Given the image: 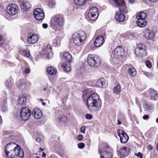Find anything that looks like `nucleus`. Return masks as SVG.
Returning a JSON list of instances; mask_svg holds the SVG:
<instances>
[{
    "label": "nucleus",
    "instance_id": "de8ad7c7",
    "mask_svg": "<svg viewBox=\"0 0 158 158\" xmlns=\"http://www.w3.org/2000/svg\"><path fill=\"white\" fill-rule=\"evenodd\" d=\"M85 126H82L80 129L81 132L83 133H85Z\"/></svg>",
    "mask_w": 158,
    "mask_h": 158
},
{
    "label": "nucleus",
    "instance_id": "c03bdc74",
    "mask_svg": "<svg viewBox=\"0 0 158 158\" xmlns=\"http://www.w3.org/2000/svg\"><path fill=\"white\" fill-rule=\"evenodd\" d=\"M84 139L83 135L81 134H79L78 135L77 139L79 141L82 140Z\"/></svg>",
    "mask_w": 158,
    "mask_h": 158
},
{
    "label": "nucleus",
    "instance_id": "7ed1b4c3",
    "mask_svg": "<svg viewBox=\"0 0 158 158\" xmlns=\"http://www.w3.org/2000/svg\"><path fill=\"white\" fill-rule=\"evenodd\" d=\"M51 21V27L56 31L59 30L60 27L63 25L64 19L62 15L58 14L52 17Z\"/></svg>",
    "mask_w": 158,
    "mask_h": 158
},
{
    "label": "nucleus",
    "instance_id": "393cba45",
    "mask_svg": "<svg viewBox=\"0 0 158 158\" xmlns=\"http://www.w3.org/2000/svg\"><path fill=\"white\" fill-rule=\"evenodd\" d=\"M47 72L49 74L54 76L56 73V70L54 67L50 66L48 68Z\"/></svg>",
    "mask_w": 158,
    "mask_h": 158
},
{
    "label": "nucleus",
    "instance_id": "9b49d317",
    "mask_svg": "<svg viewBox=\"0 0 158 158\" xmlns=\"http://www.w3.org/2000/svg\"><path fill=\"white\" fill-rule=\"evenodd\" d=\"M124 53L123 48L121 46H118L114 50V53L111 55V57L116 59L121 58Z\"/></svg>",
    "mask_w": 158,
    "mask_h": 158
},
{
    "label": "nucleus",
    "instance_id": "a19ab883",
    "mask_svg": "<svg viewBox=\"0 0 158 158\" xmlns=\"http://www.w3.org/2000/svg\"><path fill=\"white\" fill-rule=\"evenodd\" d=\"M92 117L93 116L91 114H86L85 118L87 119H91L92 118Z\"/></svg>",
    "mask_w": 158,
    "mask_h": 158
},
{
    "label": "nucleus",
    "instance_id": "dca6fc26",
    "mask_svg": "<svg viewBox=\"0 0 158 158\" xmlns=\"http://www.w3.org/2000/svg\"><path fill=\"white\" fill-rule=\"evenodd\" d=\"M39 39L38 36L35 34L28 35L27 41L29 44H34Z\"/></svg>",
    "mask_w": 158,
    "mask_h": 158
},
{
    "label": "nucleus",
    "instance_id": "b1692460",
    "mask_svg": "<svg viewBox=\"0 0 158 158\" xmlns=\"http://www.w3.org/2000/svg\"><path fill=\"white\" fill-rule=\"evenodd\" d=\"M61 66L64 70L66 72H69L71 70L70 65L69 63L64 62L62 64Z\"/></svg>",
    "mask_w": 158,
    "mask_h": 158
},
{
    "label": "nucleus",
    "instance_id": "1a4fd4ad",
    "mask_svg": "<svg viewBox=\"0 0 158 158\" xmlns=\"http://www.w3.org/2000/svg\"><path fill=\"white\" fill-rule=\"evenodd\" d=\"M17 146V145L13 142L7 144L5 148V152L6 156L8 158H10L11 153L13 152L14 150H15Z\"/></svg>",
    "mask_w": 158,
    "mask_h": 158
},
{
    "label": "nucleus",
    "instance_id": "37998d69",
    "mask_svg": "<svg viewBox=\"0 0 158 158\" xmlns=\"http://www.w3.org/2000/svg\"><path fill=\"white\" fill-rule=\"evenodd\" d=\"M146 64L147 66L149 68H151L152 67L151 63L149 61H147L146 62Z\"/></svg>",
    "mask_w": 158,
    "mask_h": 158
},
{
    "label": "nucleus",
    "instance_id": "49530a36",
    "mask_svg": "<svg viewBox=\"0 0 158 158\" xmlns=\"http://www.w3.org/2000/svg\"><path fill=\"white\" fill-rule=\"evenodd\" d=\"M135 155L138 157H139L140 158H142L143 156V155L140 152H139L138 153H135Z\"/></svg>",
    "mask_w": 158,
    "mask_h": 158
},
{
    "label": "nucleus",
    "instance_id": "72a5a7b5",
    "mask_svg": "<svg viewBox=\"0 0 158 158\" xmlns=\"http://www.w3.org/2000/svg\"><path fill=\"white\" fill-rule=\"evenodd\" d=\"M86 2V0H75V3L79 6H81L85 5Z\"/></svg>",
    "mask_w": 158,
    "mask_h": 158
},
{
    "label": "nucleus",
    "instance_id": "6e6d98bb",
    "mask_svg": "<svg viewBox=\"0 0 158 158\" xmlns=\"http://www.w3.org/2000/svg\"><path fill=\"white\" fill-rule=\"evenodd\" d=\"M46 156V154L44 152H43L42 153V157H45Z\"/></svg>",
    "mask_w": 158,
    "mask_h": 158
},
{
    "label": "nucleus",
    "instance_id": "a878e982",
    "mask_svg": "<svg viewBox=\"0 0 158 158\" xmlns=\"http://www.w3.org/2000/svg\"><path fill=\"white\" fill-rule=\"evenodd\" d=\"M31 83L29 81H26L23 83L18 85V88L22 89H25L30 85Z\"/></svg>",
    "mask_w": 158,
    "mask_h": 158
},
{
    "label": "nucleus",
    "instance_id": "bf43d9fd",
    "mask_svg": "<svg viewBox=\"0 0 158 158\" xmlns=\"http://www.w3.org/2000/svg\"><path fill=\"white\" fill-rule=\"evenodd\" d=\"M42 105L44 106L45 105H46V103L45 102H43L42 103Z\"/></svg>",
    "mask_w": 158,
    "mask_h": 158
},
{
    "label": "nucleus",
    "instance_id": "c9c22d12",
    "mask_svg": "<svg viewBox=\"0 0 158 158\" xmlns=\"http://www.w3.org/2000/svg\"><path fill=\"white\" fill-rule=\"evenodd\" d=\"M23 54L26 57H29L30 56V51L28 49L24 50L22 52Z\"/></svg>",
    "mask_w": 158,
    "mask_h": 158
},
{
    "label": "nucleus",
    "instance_id": "423d86ee",
    "mask_svg": "<svg viewBox=\"0 0 158 158\" xmlns=\"http://www.w3.org/2000/svg\"><path fill=\"white\" fill-rule=\"evenodd\" d=\"M109 146L106 145L102 146L99 150L100 158H112V154L111 152H107L109 150Z\"/></svg>",
    "mask_w": 158,
    "mask_h": 158
},
{
    "label": "nucleus",
    "instance_id": "0eeeda50",
    "mask_svg": "<svg viewBox=\"0 0 158 158\" xmlns=\"http://www.w3.org/2000/svg\"><path fill=\"white\" fill-rule=\"evenodd\" d=\"M23 150L18 145L15 150L11 153L9 158H23Z\"/></svg>",
    "mask_w": 158,
    "mask_h": 158
},
{
    "label": "nucleus",
    "instance_id": "4c0bfd02",
    "mask_svg": "<svg viewBox=\"0 0 158 158\" xmlns=\"http://www.w3.org/2000/svg\"><path fill=\"white\" fill-rule=\"evenodd\" d=\"M5 85L9 89H10L12 86V83L10 80L7 81L5 82Z\"/></svg>",
    "mask_w": 158,
    "mask_h": 158
},
{
    "label": "nucleus",
    "instance_id": "58836bf2",
    "mask_svg": "<svg viewBox=\"0 0 158 158\" xmlns=\"http://www.w3.org/2000/svg\"><path fill=\"white\" fill-rule=\"evenodd\" d=\"M58 120L59 122H65L67 120V118L64 116H61L58 118Z\"/></svg>",
    "mask_w": 158,
    "mask_h": 158
},
{
    "label": "nucleus",
    "instance_id": "f3484780",
    "mask_svg": "<svg viewBox=\"0 0 158 158\" xmlns=\"http://www.w3.org/2000/svg\"><path fill=\"white\" fill-rule=\"evenodd\" d=\"M105 41L103 37L99 35L97 37L94 42V46L97 47H99L102 46Z\"/></svg>",
    "mask_w": 158,
    "mask_h": 158
},
{
    "label": "nucleus",
    "instance_id": "6ab92c4d",
    "mask_svg": "<svg viewBox=\"0 0 158 158\" xmlns=\"http://www.w3.org/2000/svg\"><path fill=\"white\" fill-rule=\"evenodd\" d=\"M32 115L35 118L39 119L42 116V112L39 108H35L33 110Z\"/></svg>",
    "mask_w": 158,
    "mask_h": 158
},
{
    "label": "nucleus",
    "instance_id": "680f3d73",
    "mask_svg": "<svg viewBox=\"0 0 158 158\" xmlns=\"http://www.w3.org/2000/svg\"><path fill=\"white\" fill-rule=\"evenodd\" d=\"M156 122L158 124V118L156 119Z\"/></svg>",
    "mask_w": 158,
    "mask_h": 158
},
{
    "label": "nucleus",
    "instance_id": "5701e85b",
    "mask_svg": "<svg viewBox=\"0 0 158 158\" xmlns=\"http://www.w3.org/2000/svg\"><path fill=\"white\" fill-rule=\"evenodd\" d=\"M136 23L137 25L140 27H144L147 24V21L145 19H137Z\"/></svg>",
    "mask_w": 158,
    "mask_h": 158
},
{
    "label": "nucleus",
    "instance_id": "603ef678",
    "mask_svg": "<svg viewBox=\"0 0 158 158\" xmlns=\"http://www.w3.org/2000/svg\"><path fill=\"white\" fill-rule=\"evenodd\" d=\"M3 42V38L0 35V45H1Z\"/></svg>",
    "mask_w": 158,
    "mask_h": 158
},
{
    "label": "nucleus",
    "instance_id": "c756f323",
    "mask_svg": "<svg viewBox=\"0 0 158 158\" xmlns=\"http://www.w3.org/2000/svg\"><path fill=\"white\" fill-rule=\"evenodd\" d=\"M147 17L146 14L143 12H141L138 13L136 15V18L137 19H145Z\"/></svg>",
    "mask_w": 158,
    "mask_h": 158
},
{
    "label": "nucleus",
    "instance_id": "2eb2a0df",
    "mask_svg": "<svg viewBox=\"0 0 158 158\" xmlns=\"http://www.w3.org/2000/svg\"><path fill=\"white\" fill-rule=\"evenodd\" d=\"M117 133L120 138V140L121 143H124L128 141L129 137L124 131L122 130H119L117 132Z\"/></svg>",
    "mask_w": 158,
    "mask_h": 158
},
{
    "label": "nucleus",
    "instance_id": "39448f33",
    "mask_svg": "<svg viewBox=\"0 0 158 158\" xmlns=\"http://www.w3.org/2000/svg\"><path fill=\"white\" fill-rule=\"evenodd\" d=\"M88 64L90 66L96 67L98 66L101 63V58L98 56L89 55L87 58Z\"/></svg>",
    "mask_w": 158,
    "mask_h": 158
},
{
    "label": "nucleus",
    "instance_id": "a18cd8bd",
    "mask_svg": "<svg viewBox=\"0 0 158 158\" xmlns=\"http://www.w3.org/2000/svg\"><path fill=\"white\" fill-rule=\"evenodd\" d=\"M30 72V69L29 68L27 67L24 70V73L25 74H27V73H29Z\"/></svg>",
    "mask_w": 158,
    "mask_h": 158
},
{
    "label": "nucleus",
    "instance_id": "8fccbe9b",
    "mask_svg": "<svg viewBox=\"0 0 158 158\" xmlns=\"http://www.w3.org/2000/svg\"><path fill=\"white\" fill-rule=\"evenodd\" d=\"M42 26L44 28H46L48 27V25L47 24L43 23L42 24Z\"/></svg>",
    "mask_w": 158,
    "mask_h": 158
},
{
    "label": "nucleus",
    "instance_id": "13d9d810",
    "mask_svg": "<svg viewBox=\"0 0 158 158\" xmlns=\"http://www.w3.org/2000/svg\"><path fill=\"white\" fill-rule=\"evenodd\" d=\"M149 1L152 2H155L157 1L158 0H148Z\"/></svg>",
    "mask_w": 158,
    "mask_h": 158
},
{
    "label": "nucleus",
    "instance_id": "3c124183",
    "mask_svg": "<svg viewBox=\"0 0 158 158\" xmlns=\"http://www.w3.org/2000/svg\"><path fill=\"white\" fill-rule=\"evenodd\" d=\"M35 140L38 143H40L41 141V140L39 137H36L35 138Z\"/></svg>",
    "mask_w": 158,
    "mask_h": 158
},
{
    "label": "nucleus",
    "instance_id": "c85d7f7f",
    "mask_svg": "<svg viewBox=\"0 0 158 158\" xmlns=\"http://www.w3.org/2000/svg\"><path fill=\"white\" fill-rule=\"evenodd\" d=\"M128 72L129 75L131 77H135L136 74V71L133 68H131L128 69Z\"/></svg>",
    "mask_w": 158,
    "mask_h": 158
},
{
    "label": "nucleus",
    "instance_id": "f8f14e48",
    "mask_svg": "<svg viewBox=\"0 0 158 158\" xmlns=\"http://www.w3.org/2000/svg\"><path fill=\"white\" fill-rule=\"evenodd\" d=\"M33 14L34 17L38 20H42L44 18L45 15L43 11L40 8L35 9Z\"/></svg>",
    "mask_w": 158,
    "mask_h": 158
},
{
    "label": "nucleus",
    "instance_id": "79ce46f5",
    "mask_svg": "<svg viewBox=\"0 0 158 158\" xmlns=\"http://www.w3.org/2000/svg\"><path fill=\"white\" fill-rule=\"evenodd\" d=\"M64 36V33L62 32H60L57 37L59 39H61V38H63Z\"/></svg>",
    "mask_w": 158,
    "mask_h": 158
},
{
    "label": "nucleus",
    "instance_id": "bb28decb",
    "mask_svg": "<svg viewBox=\"0 0 158 158\" xmlns=\"http://www.w3.org/2000/svg\"><path fill=\"white\" fill-rule=\"evenodd\" d=\"M64 59L69 62H71L72 57L71 55L69 52H65L63 54Z\"/></svg>",
    "mask_w": 158,
    "mask_h": 158
},
{
    "label": "nucleus",
    "instance_id": "f257e3e1",
    "mask_svg": "<svg viewBox=\"0 0 158 158\" xmlns=\"http://www.w3.org/2000/svg\"><path fill=\"white\" fill-rule=\"evenodd\" d=\"M86 103L89 110L97 111L99 110L101 107V101L98 95L94 93L88 96Z\"/></svg>",
    "mask_w": 158,
    "mask_h": 158
},
{
    "label": "nucleus",
    "instance_id": "e433bc0d",
    "mask_svg": "<svg viewBox=\"0 0 158 158\" xmlns=\"http://www.w3.org/2000/svg\"><path fill=\"white\" fill-rule=\"evenodd\" d=\"M127 36L126 38L127 39H132L135 37V35L134 34L130 33H127L126 35Z\"/></svg>",
    "mask_w": 158,
    "mask_h": 158
},
{
    "label": "nucleus",
    "instance_id": "0e129e2a",
    "mask_svg": "<svg viewBox=\"0 0 158 158\" xmlns=\"http://www.w3.org/2000/svg\"><path fill=\"white\" fill-rule=\"evenodd\" d=\"M40 150H41V151H43V149L41 148H40Z\"/></svg>",
    "mask_w": 158,
    "mask_h": 158
},
{
    "label": "nucleus",
    "instance_id": "f03ea898",
    "mask_svg": "<svg viewBox=\"0 0 158 158\" xmlns=\"http://www.w3.org/2000/svg\"><path fill=\"white\" fill-rule=\"evenodd\" d=\"M116 6L119 7V11H117L115 16V19L119 22L123 21L125 19L124 15L122 12L127 13V9L123 0H113Z\"/></svg>",
    "mask_w": 158,
    "mask_h": 158
},
{
    "label": "nucleus",
    "instance_id": "4468645a",
    "mask_svg": "<svg viewBox=\"0 0 158 158\" xmlns=\"http://www.w3.org/2000/svg\"><path fill=\"white\" fill-rule=\"evenodd\" d=\"M8 13L11 15H16L18 12V8L15 4H11L7 7Z\"/></svg>",
    "mask_w": 158,
    "mask_h": 158
},
{
    "label": "nucleus",
    "instance_id": "4be33fe9",
    "mask_svg": "<svg viewBox=\"0 0 158 158\" xmlns=\"http://www.w3.org/2000/svg\"><path fill=\"white\" fill-rule=\"evenodd\" d=\"M144 36L148 40H151L154 37L155 34L153 32L147 30L145 31Z\"/></svg>",
    "mask_w": 158,
    "mask_h": 158
},
{
    "label": "nucleus",
    "instance_id": "7c9ffc66",
    "mask_svg": "<svg viewBox=\"0 0 158 158\" xmlns=\"http://www.w3.org/2000/svg\"><path fill=\"white\" fill-rule=\"evenodd\" d=\"M26 101V98L25 96H21L18 99V102L19 104L23 105Z\"/></svg>",
    "mask_w": 158,
    "mask_h": 158
},
{
    "label": "nucleus",
    "instance_id": "052dcab7",
    "mask_svg": "<svg viewBox=\"0 0 158 158\" xmlns=\"http://www.w3.org/2000/svg\"><path fill=\"white\" fill-rule=\"evenodd\" d=\"M48 90V89H47V88H44V89H43V91H45V90Z\"/></svg>",
    "mask_w": 158,
    "mask_h": 158
},
{
    "label": "nucleus",
    "instance_id": "aec40b11",
    "mask_svg": "<svg viewBox=\"0 0 158 158\" xmlns=\"http://www.w3.org/2000/svg\"><path fill=\"white\" fill-rule=\"evenodd\" d=\"M129 148L128 147H123L121 148L119 151L122 157H125L128 156L129 153Z\"/></svg>",
    "mask_w": 158,
    "mask_h": 158
},
{
    "label": "nucleus",
    "instance_id": "473e14b6",
    "mask_svg": "<svg viewBox=\"0 0 158 158\" xmlns=\"http://www.w3.org/2000/svg\"><path fill=\"white\" fill-rule=\"evenodd\" d=\"M105 81L104 79L103 78H101L96 82V86L101 87L105 84Z\"/></svg>",
    "mask_w": 158,
    "mask_h": 158
},
{
    "label": "nucleus",
    "instance_id": "9d476101",
    "mask_svg": "<svg viewBox=\"0 0 158 158\" xmlns=\"http://www.w3.org/2000/svg\"><path fill=\"white\" fill-rule=\"evenodd\" d=\"M98 16V10L97 8L93 7L89 9L88 12V17L90 20H95Z\"/></svg>",
    "mask_w": 158,
    "mask_h": 158
},
{
    "label": "nucleus",
    "instance_id": "20e7f679",
    "mask_svg": "<svg viewBox=\"0 0 158 158\" xmlns=\"http://www.w3.org/2000/svg\"><path fill=\"white\" fill-rule=\"evenodd\" d=\"M86 35L85 33L80 31L73 34L72 36L74 43L77 45H80L84 44L86 40Z\"/></svg>",
    "mask_w": 158,
    "mask_h": 158
},
{
    "label": "nucleus",
    "instance_id": "ea45409f",
    "mask_svg": "<svg viewBox=\"0 0 158 158\" xmlns=\"http://www.w3.org/2000/svg\"><path fill=\"white\" fill-rule=\"evenodd\" d=\"M78 148L80 149H82L85 147V144L82 143H80L78 144Z\"/></svg>",
    "mask_w": 158,
    "mask_h": 158
},
{
    "label": "nucleus",
    "instance_id": "69168bd1",
    "mask_svg": "<svg viewBox=\"0 0 158 158\" xmlns=\"http://www.w3.org/2000/svg\"><path fill=\"white\" fill-rule=\"evenodd\" d=\"M40 100L42 101H43V100L42 99H41V98L40 99Z\"/></svg>",
    "mask_w": 158,
    "mask_h": 158
},
{
    "label": "nucleus",
    "instance_id": "09e8293b",
    "mask_svg": "<svg viewBox=\"0 0 158 158\" xmlns=\"http://www.w3.org/2000/svg\"><path fill=\"white\" fill-rule=\"evenodd\" d=\"M149 118V116L148 115H147V114H145L144 115L143 118V119L144 120H146V119H148V118Z\"/></svg>",
    "mask_w": 158,
    "mask_h": 158
},
{
    "label": "nucleus",
    "instance_id": "a211bd4d",
    "mask_svg": "<svg viewBox=\"0 0 158 158\" xmlns=\"http://www.w3.org/2000/svg\"><path fill=\"white\" fill-rule=\"evenodd\" d=\"M51 52V48L50 44L44 45L43 50V54L48 59L50 58L49 56L50 52Z\"/></svg>",
    "mask_w": 158,
    "mask_h": 158
},
{
    "label": "nucleus",
    "instance_id": "864d4df0",
    "mask_svg": "<svg viewBox=\"0 0 158 158\" xmlns=\"http://www.w3.org/2000/svg\"><path fill=\"white\" fill-rule=\"evenodd\" d=\"M147 148L148 150H150L152 149V147L150 145H149L148 146Z\"/></svg>",
    "mask_w": 158,
    "mask_h": 158
},
{
    "label": "nucleus",
    "instance_id": "4d7b16f0",
    "mask_svg": "<svg viewBox=\"0 0 158 158\" xmlns=\"http://www.w3.org/2000/svg\"><path fill=\"white\" fill-rule=\"evenodd\" d=\"M118 124L120 125L121 124V122L119 119H118Z\"/></svg>",
    "mask_w": 158,
    "mask_h": 158
},
{
    "label": "nucleus",
    "instance_id": "6e6552de",
    "mask_svg": "<svg viewBox=\"0 0 158 158\" xmlns=\"http://www.w3.org/2000/svg\"><path fill=\"white\" fill-rule=\"evenodd\" d=\"M31 113L28 108L26 107L22 108L20 111V117L24 121L28 120L31 116Z\"/></svg>",
    "mask_w": 158,
    "mask_h": 158
},
{
    "label": "nucleus",
    "instance_id": "cd10ccee",
    "mask_svg": "<svg viewBox=\"0 0 158 158\" xmlns=\"http://www.w3.org/2000/svg\"><path fill=\"white\" fill-rule=\"evenodd\" d=\"M150 95L152 99H155L158 97L157 92L154 90H151L150 93Z\"/></svg>",
    "mask_w": 158,
    "mask_h": 158
},
{
    "label": "nucleus",
    "instance_id": "412c9836",
    "mask_svg": "<svg viewBox=\"0 0 158 158\" xmlns=\"http://www.w3.org/2000/svg\"><path fill=\"white\" fill-rule=\"evenodd\" d=\"M31 7V5L30 3L27 1L23 2L21 5V8L24 11L28 10Z\"/></svg>",
    "mask_w": 158,
    "mask_h": 158
},
{
    "label": "nucleus",
    "instance_id": "5fc2aeb1",
    "mask_svg": "<svg viewBox=\"0 0 158 158\" xmlns=\"http://www.w3.org/2000/svg\"><path fill=\"white\" fill-rule=\"evenodd\" d=\"M135 0H129V2L131 4L134 3Z\"/></svg>",
    "mask_w": 158,
    "mask_h": 158
},
{
    "label": "nucleus",
    "instance_id": "ddd939ff",
    "mask_svg": "<svg viewBox=\"0 0 158 158\" xmlns=\"http://www.w3.org/2000/svg\"><path fill=\"white\" fill-rule=\"evenodd\" d=\"M135 54L138 56H143L146 54L145 46L143 44H139L135 49Z\"/></svg>",
    "mask_w": 158,
    "mask_h": 158
},
{
    "label": "nucleus",
    "instance_id": "2f4dec72",
    "mask_svg": "<svg viewBox=\"0 0 158 158\" xmlns=\"http://www.w3.org/2000/svg\"><path fill=\"white\" fill-rule=\"evenodd\" d=\"M113 92L117 94H118L121 92V86L119 85H117L113 88Z\"/></svg>",
    "mask_w": 158,
    "mask_h": 158
},
{
    "label": "nucleus",
    "instance_id": "f704fd0d",
    "mask_svg": "<svg viewBox=\"0 0 158 158\" xmlns=\"http://www.w3.org/2000/svg\"><path fill=\"white\" fill-rule=\"evenodd\" d=\"M60 44V39L57 37L53 40V44L55 46H58Z\"/></svg>",
    "mask_w": 158,
    "mask_h": 158
},
{
    "label": "nucleus",
    "instance_id": "e2e57ef3",
    "mask_svg": "<svg viewBox=\"0 0 158 158\" xmlns=\"http://www.w3.org/2000/svg\"><path fill=\"white\" fill-rule=\"evenodd\" d=\"M156 148H157V149L158 151V143H157Z\"/></svg>",
    "mask_w": 158,
    "mask_h": 158
}]
</instances>
